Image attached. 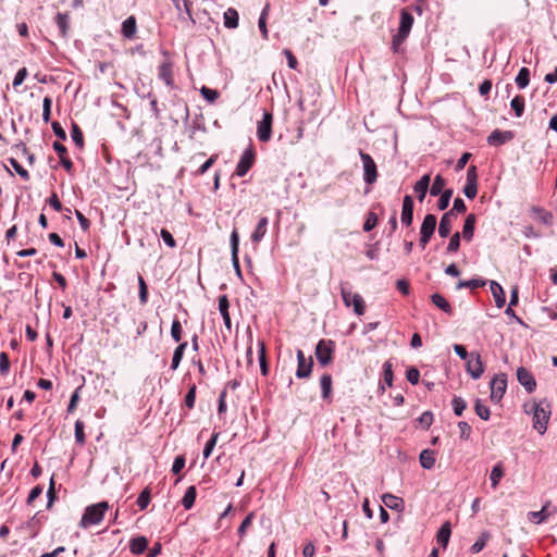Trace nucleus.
<instances>
[{
  "instance_id": "nucleus-1",
  "label": "nucleus",
  "mask_w": 557,
  "mask_h": 557,
  "mask_svg": "<svg viewBox=\"0 0 557 557\" xmlns=\"http://www.w3.org/2000/svg\"><path fill=\"white\" fill-rule=\"evenodd\" d=\"M109 505L107 502H101L91 506H88L85 509V512L79 521V527L87 529L91 525L99 524L106 511L108 510Z\"/></svg>"
},
{
  "instance_id": "nucleus-2",
  "label": "nucleus",
  "mask_w": 557,
  "mask_h": 557,
  "mask_svg": "<svg viewBox=\"0 0 557 557\" xmlns=\"http://www.w3.org/2000/svg\"><path fill=\"white\" fill-rule=\"evenodd\" d=\"M412 24H413V16L406 9H403L400 11V23H399L398 33L393 38V49L395 52L398 51L399 46L408 37V35L411 30Z\"/></svg>"
},
{
  "instance_id": "nucleus-3",
  "label": "nucleus",
  "mask_w": 557,
  "mask_h": 557,
  "mask_svg": "<svg viewBox=\"0 0 557 557\" xmlns=\"http://www.w3.org/2000/svg\"><path fill=\"white\" fill-rule=\"evenodd\" d=\"M335 343L332 339H320L315 346V357L322 367L329 366L334 359Z\"/></svg>"
},
{
  "instance_id": "nucleus-4",
  "label": "nucleus",
  "mask_w": 557,
  "mask_h": 557,
  "mask_svg": "<svg viewBox=\"0 0 557 557\" xmlns=\"http://www.w3.org/2000/svg\"><path fill=\"white\" fill-rule=\"evenodd\" d=\"M341 295L343 302L346 307H354V311L357 315H362L366 311V304L362 296L358 293H352L346 286H341Z\"/></svg>"
},
{
  "instance_id": "nucleus-5",
  "label": "nucleus",
  "mask_w": 557,
  "mask_h": 557,
  "mask_svg": "<svg viewBox=\"0 0 557 557\" xmlns=\"http://www.w3.org/2000/svg\"><path fill=\"white\" fill-rule=\"evenodd\" d=\"M549 416H550L549 405H546L544 407L543 403H540L535 406L534 414H533V428L540 434H544L546 432Z\"/></svg>"
},
{
  "instance_id": "nucleus-6",
  "label": "nucleus",
  "mask_w": 557,
  "mask_h": 557,
  "mask_svg": "<svg viewBox=\"0 0 557 557\" xmlns=\"http://www.w3.org/2000/svg\"><path fill=\"white\" fill-rule=\"evenodd\" d=\"M256 161V150L252 144L242 154L239 162L237 163L235 174L239 177L245 176L247 172L252 168Z\"/></svg>"
},
{
  "instance_id": "nucleus-7",
  "label": "nucleus",
  "mask_w": 557,
  "mask_h": 557,
  "mask_svg": "<svg viewBox=\"0 0 557 557\" xmlns=\"http://www.w3.org/2000/svg\"><path fill=\"white\" fill-rule=\"evenodd\" d=\"M359 154H360L362 165H363L364 182L369 185H372L377 180L376 164L369 153L360 150Z\"/></svg>"
},
{
  "instance_id": "nucleus-8",
  "label": "nucleus",
  "mask_w": 557,
  "mask_h": 557,
  "mask_svg": "<svg viewBox=\"0 0 557 557\" xmlns=\"http://www.w3.org/2000/svg\"><path fill=\"white\" fill-rule=\"evenodd\" d=\"M272 124H273V114L269 111L263 113V117L258 122L257 125V136L258 139L262 143H268L272 136Z\"/></svg>"
},
{
  "instance_id": "nucleus-9",
  "label": "nucleus",
  "mask_w": 557,
  "mask_h": 557,
  "mask_svg": "<svg viewBox=\"0 0 557 557\" xmlns=\"http://www.w3.org/2000/svg\"><path fill=\"white\" fill-rule=\"evenodd\" d=\"M507 388V376L504 373L496 374L491 381V399L498 403Z\"/></svg>"
},
{
  "instance_id": "nucleus-10",
  "label": "nucleus",
  "mask_w": 557,
  "mask_h": 557,
  "mask_svg": "<svg viewBox=\"0 0 557 557\" xmlns=\"http://www.w3.org/2000/svg\"><path fill=\"white\" fill-rule=\"evenodd\" d=\"M297 370H296V376L298 379H307L311 375L312 368H313V360L312 357H309L306 359L305 354L302 350H297Z\"/></svg>"
},
{
  "instance_id": "nucleus-11",
  "label": "nucleus",
  "mask_w": 557,
  "mask_h": 557,
  "mask_svg": "<svg viewBox=\"0 0 557 557\" xmlns=\"http://www.w3.org/2000/svg\"><path fill=\"white\" fill-rule=\"evenodd\" d=\"M467 371L474 380L483 374L484 364L479 352H470V357L467 359Z\"/></svg>"
},
{
  "instance_id": "nucleus-12",
  "label": "nucleus",
  "mask_w": 557,
  "mask_h": 557,
  "mask_svg": "<svg viewBox=\"0 0 557 557\" xmlns=\"http://www.w3.org/2000/svg\"><path fill=\"white\" fill-rule=\"evenodd\" d=\"M173 67L174 64L169 58H165L158 67V76L166 86H172L174 83Z\"/></svg>"
},
{
  "instance_id": "nucleus-13",
  "label": "nucleus",
  "mask_w": 557,
  "mask_h": 557,
  "mask_svg": "<svg viewBox=\"0 0 557 557\" xmlns=\"http://www.w3.org/2000/svg\"><path fill=\"white\" fill-rule=\"evenodd\" d=\"M513 139V133L511 131L494 129L487 137V144L490 146L498 147Z\"/></svg>"
},
{
  "instance_id": "nucleus-14",
  "label": "nucleus",
  "mask_w": 557,
  "mask_h": 557,
  "mask_svg": "<svg viewBox=\"0 0 557 557\" xmlns=\"http://www.w3.org/2000/svg\"><path fill=\"white\" fill-rule=\"evenodd\" d=\"M517 379L519 383L529 392H533L536 387V382L532 373L523 367L518 368Z\"/></svg>"
},
{
  "instance_id": "nucleus-15",
  "label": "nucleus",
  "mask_w": 557,
  "mask_h": 557,
  "mask_svg": "<svg viewBox=\"0 0 557 557\" xmlns=\"http://www.w3.org/2000/svg\"><path fill=\"white\" fill-rule=\"evenodd\" d=\"M413 220V200L411 196L406 195L403 200L400 221L404 225L410 226Z\"/></svg>"
},
{
  "instance_id": "nucleus-16",
  "label": "nucleus",
  "mask_w": 557,
  "mask_h": 557,
  "mask_svg": "<svg viewBox=\"0 0 557 557\" xmlns=\"http://www.w3.org/2000/svg\"><path fill=\"white\" fill-rule=\"evenodd\" d=\"M53 149L58 153V156L60 158V163L62 164V166L66 170V172L71 173L73 170V162L67 157L66 147L63 144H61L60 141H54Z\"/></svg>"
},
{
  "instance_id": "nucleus-17",
  "label": "nucleus",
  "mask_w": 557,
  "mask_h": 557,
  "mask_svg": "<svg viewBox=\"0 0 557 557\" xmlns=\"http://www.w3.org/2000/svg\"><path fill=\"white\" fill-rule=\"evenodd\" d=\"M456 218L454 210L444 213L438 225V234L441 237L446 238L451 231L453 220Z\"/></svg>"
},
{
  "instance_id": "nucleus-18",
  "label": "nucleus",
  "mask_w": 557,
  "mask_h": 557,
  "mask_svg": "<svg viewBox=\"0 0 557 557\" xmlns=\"http://www.w3.org/2000/svg\"><path fill=\"white\" fill-rule=\"evenodd\" d=\"M121 33L124 38L128 40H133L136 37L137 33V21L134 15L128 16L123 23H122V29Z\"/></svg>"
},
{
  "instance_id": "nucleus-19",
  "label": "nucleus",
  "mask_w": 557,
  "mask_h": 557,
  "mask_svg": "<svg viewBox=\"0 0 557 557\" xmlns=\"http://www.w3.org/2000/svg\"><path fill=\"white\" fill-rule=\"evenodd\" d=\"M228 308H230V300H228L227 296L226 295H221L219 297V310H220V313H221V315L223 318V321H224V324H225L226 329L228 331H231L232 322H231V317H230Z\"/></svg>"
},
{
  "instance_id": "nucleus-20",
  "label": "nucleus",
  "mask_w": 557,
  "mask_h": 557,
  "mask_svg": "<svg viewBox=\"0 0 557 557\" xmlns=\"http://www.w3.org/2000/svg\"><path fill=\"white\" fill-rule=\"evenodd\" d=\"M431 182L430 174H424L413 186L414 193L420 201H423Z\"/></svg>"
},
{
  "instance_id": "nucleus-21",
  "label": "nucleus",
  "mask_w": 557,
  "mask_h": 557,
  "mask_svg": "<svg viewBox=\"0 0 557 557\" xmlns=\"http://www.w3.org/2000/svg\"><path fill=\"white\" fill-rule=\"evenodd\" d=\"M476 218L473 213L467 215L462 230V237L466 242H471L474 234Z\"/></svg>"
},
{
  "instance_id": "nucleus-22",
  "label": "nucleus",
  "mask_w": 557,
  "mask_h": 557,
  "mask_svg": "<svg viewBox=\"0 0 557 557\" xmlns=\"http://www.w3.org/2000/svg\"><path fill=\"white\" fill-rule=\"evenodd\" d=\"M451 534V524L449 521H446L442 524L436 534V540L440 545L444 548L447 546Z\"/></svg>"
},
{
  "instance_id": "nucleus-23",
  "label": "nucleus",
  "mask_w": 557,
  "mask_h": 557,
  "mask_svg": "<svg viewBox=\"0 0 557 557\" xmlns=\"http://www.w3.org/2000/svg\"><path fill=\"white\" fill-rule=\"evenodd\" d=\"M490 287H491V292L493 294L496 307L503 308L506 302L505 292H504L503 287L495 281L491 282Z\"/></svg>"
},
{
  "instance_id": "nucleus-24",
  "label": "nucleus",
  "mask_w": 557,
  "mask_h": 557,
  "mask_svg": "<svg viewBox=\"0 0 557 557\" xmlns=\"http://www.w3.org/2000/svg\"><path fill=\"white\" fill-rule=\"evenodd\" d=\"M268 224L269 220L267 216L260 218L255 231L251 234V240L253 243H259L264 237Z\"/></svg>"
},
{
  "instance_id": "nucleus-25",
  "label": "nucleus",
  "mask_w": 557,
  "mask_h": 557,
  "mask_svg": "<svg viewBox=\"0 0 557 557\" xmlns=\"http://www.w3.org/2000/svg\"><path fill=\"white\" fill-rule=\"evenodd\" d=\"M148 547V540L145 536H137L131 540L129 549L135 555H141Z\"/></svg>"
},
{
  "instance_id": "nucleus-26",
  "label": "nucleus",
  "mask_w": 557,
  "mask_h": 557,
  "mask_svg": "<svg viewBox=\"0 0 557 557\" xmlns=\"http://www.w3.org/2000/svg\"><path fill=\"white\" fill-rule=\"evenodd\" d=\"M320 386L322 391V398L324 400H331L332 396V376L329 373H324L320 379Z\"/></svg>"
},
{
  "instance_id": "nucleus-27",
  "label": "nucleus",
  "mask_w": 557,
  "mask_h": 557,
  "mask_svg": "<svg viewBox=\"0 0 557 557\" xmlns=\"http://www.w3.org/2000/svg\"><path fill=\"white\" fill-rule=\"evenodd\" d=\"M382 500L386 507L394 510H401L404 507V500L393 494L386 493L382 496Z\"/></svg>"
},
{
  "instance_id": "nucleus-28",
  "label": "nucleus",
  "mask_w": 557,
  "mask_h": 557,
  "mask_svg": "<svg viewBox=\"0 0 557 557\" xmlns=\"http://www.w3.org/2000/svg\"><path fill=\"white\" fill-rule=\"evenodd\" d=\"M436 227V216L434 214H426L423 219L420 234L433 235Z\"/></svg>"
},
{
  "instance_id": "nucleus-29",
  "label": "nucleus",
  "mask_w": 557,
  "mask_h": 557,
  "mask_svg": "<svg viewBox=\"0 0 557 557\" xmlns=\"http://www.w3.org/2000/svg\"><path fill=\"white\" fill-rule=\"evenodd\" d=\"M420 463L424 469H432L435 465V451L431 449H424L420 454Z\"/></svg>"
},
{
  "instance_id": "nucleus-30",
  "label": "nucleus",
  "mask_w": 557,
  "mask_h": 557,
  "mask_svg": "<svg viewBox=\"0 0 557 557\" xmlns=\"http://www.w3.org/2000/svg\"><path fill=\"white\" fill-rule=\"evenodd\" d=\"M504 475H505L504 466L502 462H497L493 467L491 474H490L491 485L493 488L497 487V485L499 484V482Z\"/></svg>"
},
{
  "instance_id": "nucleus-31",
  "label": "nucleus",
  "mask_w": 557,
  "mask_h": 557,
  "mask_svg": "<svg viewBox=\"0 0 557 557\" xmlns=\"http://www.w3.org/2000/svg\"><path fill=\"white\" fill-rule=\"evenodd\" d=\"M258 348H259L260 370H261L262 375L267 376L269 373V366H268V360H267L265 344L263 341L258 342Z\"/></svg>"
},
{
  "instance_id": "nucleus-32",
  "label": "nucleus",
  "mask_w": 557,
  "mask_h": 557,
  "mask_svg": "<svg viewBox=\"0 0 557 557\" xmlns=\"http://www.w3.org/2000/svg\"><path fill=\"white\" fill-rule=\"evenodd\" d=\"M238 12L233 8H228L224 12V26L226 28H236L238 26Z\"/></svg>"
},
{
  "instance_id": "nucleus-33",
  "label": "nucleus",
  "mask_w": 557,
  "mask_h": 557,
  "mask_svg": "<svg viewBox=\"0 0 557 557\" xmlns=\"http://www.w3.org/2000/svg\"><path fill=\"white\" fill-rule=\"evenodd\" d=\"M187 347V342L180 343L178 346L175 348L172 362H171V369L176 370L183 359L185 349Z\"/></svg>"
},
{
  "instance_id": "nucleus-34",
  "label": "nucleus",
  "mask_w": 557,
  "mask_h": 557,
  "mask_svg": "<svg viewBox=\"0 0 557 557\" xmlns=\"http://www.w3.org/2000/svg\"><path fill=\"white\" fill-rule=\"evenodd\" d=\"M55 23L62 37H66L70 27V18L66 13H58L55 16Z\"/></svg>"
},
{
  "instance_id": "nucleus-35",
  "label": "nucleus",
  "mask_w": 557,
  "mask_h": 557,
  "mask_svg": "<svg viewBox=\"0 0 557 557\" xmlns=\"http://www.w3.org/2000/svg\"><path fill=\"white\" fill-rule=\"evenodd\" d=\"M431 299H432V302L437 308H440L442 311H444L448 314L453 313V309H451L449 302L441 294H433Z\"/></svg>"
},
{
  "instance_id": "nucleus-36",
  "label": "nucleus",
  "mask_w": 557,
  "mask_h": 557,
  "mask_svg": "<svg viewBox=\"0 0 557 557\" xmlns=\"http://www.w3.org/2000/svg\"><path fill=\"white\" fill-rule=\"evenodd\" d=\"M196 496H197L196 487L194 485L189 486L186 490L185 495L182 499L183 507L187 510L190 509L194 506Z\"/></svg>"
},
{
  "instance_id": "nucleus-37",
  "label": "nucleus",
  "mask_w": 557,
  "mask_h": 557,
  "mask_svg": "<svg viewBox=\"0 0 557 557\" xmlns=\"http://www.w3.org/2000/svg\"><path fill=\"white\" fill-rule=\"evenodd\" d=\"M530 83V71L528 67H521L516 77V84L520 89L525 88Z\"/></svg>"
},
{
  "instance_id": "nucleus-38",
  "label": "nucleus",
  "mask_w": 557,
  "mask_h": 557,
  "mask_svg": "<svg viewBox=\"0 0 557 557\" xmlns=\"http://www.w3.org/2000/svg\"><path fill=\"white\" fill-rule=\"evenodd\" d=\"M71 136L74 144L79 148H84V135L81 127L76 123H72Z\"/></svg>"
},
{
  "instance_id": "nucleus-39",
  "label": "nucleus",
  "mask_w": 557,
  "mask_h": 557,
  "mask_svg": "<svg viewBox=\"0 0 557 557\" xmlns=\"http://www.w3.org/2000/svg\"><path fill=\"white\" fill-rule=\"evenodd\" d=\"M377 222H379L377 214L373 211L368 212V214L366 216V221L362 225L363 232L372 231L377 225Z\"/></svg>"
},
{
  "instance_id": "nucleus-40",
  "label": "nucleus",
  "mask_w": 557,
  "mask_h": 557,
  "mask_svg": "<svg viewBox=\"0 0 557 557\" xmlns=\"http://www.w3.org/2000/svg\"><path fill=\"white\" fill-rule=\"evenodd\" d=\"M446 181L441 176L436 175L431 186L430 193L432 196H437L444 191Z\"/></svg>"
},
{
  "instance_id": "nucleus-41",
  "label": "nucleus",
  "mask_w": 557,
  "mask_h": 557,
  "mask_svg": "<svg viewBox=\"0 0 557 557\" xmlns=\"http://www.w3.org/2000/svg\"><path fill=\"white\" fill-rule=\"evenodd\" d=\"M393 379H394L393 364H392L391 361H385L384 364H383V380H384V383L388 387H392L393 386Z\"/></svg>"
},
{
  "instance_id": "nucleus-42",
  "label": "nucleus",
  "mask_w": 557,
  "mask_h": 557,
  "mask_svg": "<svg viewBox=\"0 0 557 557\" xmlns=\"http://www.w3.org/2000/svg\"><path fill=\"white\" fill-rule=\"evenodd\" d=\"M516 115L520 117L524 112V98L521 95L516 96L510 103Z\"/></svg>"
},
{
  "instance_id": "nucleus-43",
  "label": "nucleus",
  "mask_w": 557,
  "mask_h": 557,
  "mask_svg": "<svg viewBox=\"0 0 557 557\" xmlns=\"http://www.w3.org/2000/svg\"><path fill=\"white\" fill-rule=\"evenodd\" d=\"M84 429H85L84 422L82 420H77L75 422V441L77 444H79L82 446L86 442V435H85Z\"/></svg>"
},
{
  "instance_id": "nucleus-44",
  "label": "nucleus",
  "mask_w": 557,
  "mask_h": 557,
  "mask_svg": "<svg viewBox=\"0 0 557 557\" xmlns=\"http://www.w3.org/2000/svg\"><path fill=\"white\" fill-rule=\"evenodd\" d=\"M151 499V493L148 487L144 488L143 492L139 494L137 498V505L140 508V510H144L148 507Z\"/></svg>"
},
{
  "instance_id": "nucleus-45",
  "label": "nucleus",
  "mask_w": 557,
  "mask_h": 557,
  "mask_svg": "<svg viewBox=\"0 0 557 557\" xmlns=\"http://www.w3.org/2000/svg\"><path fill=\"white\" fill-rule=\"evenodd\" d=\"M532 212L535 214L536 219H539L542 223H544V224L552 223L553 216L545 209L533 207Z\"/></svg>"
},
{
  "instance_id": "nucleus-46",
  "label": "nucleus",
  "mask_w": 557,
  "mask_h": 557,
  "mask_svg": "<svg viewBox=\"0 0 557 557\" xmlns=\"http://www.w3.org/2000/svg\"><path fill=\"white\" fill-rule=\"evenodd\" d=\"M83 388V385L78 386L73 394L71 395L70 403L67 406V413H73L76 410L77 404L81 398V391Z\"/></svg>"
},
{
  "instance_id": "nucleus-47",
  "label": "nucleus",
  "mask_w": 557,
  "mask_h": 557,
  "mask_svg": "<svg viewBox=\"0 0 557 557\" xmlns=\"http://www.w3.org/2000/svg\"><path fill=\"white\" fill-rule=\"evenodd\" d=\"M485 286V281L483 280H478V278H472V280H469V281H460L457 285V288L460 289V288H463V287H468V288H471V289H476V288H480V287H483Z\"/></svg>"
},
{
  "instance_id": "nucleus-48",
  "label": "nucleus",
  "mask_w": 557,
  "mask_h": 557,
  "mask_svg": "<svg viewBox=\"0 0 557 557\" xmlns=\"http://www.w3.org/2000/svg\"><path fill=\"white\" fill-rule=\"evenodd\" d=\"M268 11H269V5H265L264 9L262 10V13L259 17V21H258V26H259V29L262 34V37L264 39L268 38V28H267V16H268Z\"/></svg>"
},
{
  "instance_id": "nucleus-49",
  "label": "nucleus",
  "mask_w": 557,
  "mask_h": 557,
  "mask_svg": "<svg viewBox=\"0 0 557 557\" xmlns=\"http://www.w3.org/2000/svg\"><path fill=\"white\" fill-rule=\"evenodd\" d=\"M451 406L454 409V413L460 417L465 409L467 408V403L463 398L455 396L451 400Z\"/></svg>"
},
{
  "instance_id": "nucleus-50",
  "label": "nucleus",
  "mask_w": 557,
  "mask_h": 557,
  "mask_svg": "<svg viewBox=\"0 0 557 557\" xmlns=\"http://www.w3.org/2000/svg\"><path fill=\"white\" fill-rule=\"evenodd\" d=\"M183 334V327L177 319H174L171 326V336L176 343H181Z\"/></svg>"
},
{
  "instance_id": "nucleus-51",
  "label": "nucleus",
  "mask_w": 557,
  "mask_h": 557,
  "mask_svg": "<svg viewBox=\"0 0 557 557\" xmlns=\"http://www.w3.org/2000/svg\"><path fill=\"white\" fill-rule=\"evenodd\" d=\"M440 195H441V197H440V199L437 201V208H438V210H445L448 207L449 201L451 199L453 189H445Z\"/></svg>"
},
{
  "instance_id": "nucleus-52",
  "label": "nucleus",
  "mask_w": 557,
  "mask_h": 557,
  "mask_svg": "<svg viewBox=\"0 0 557 557\" xmlns=\"http://www.w3.org/2000/svg\"><path fill=\"white\" fill-rule=\"evenodd\" d=\"M546 510H547V506H544L540 511L530 512L529 513L530 520L537 524L544 522L548 516Z\"/></svg>"
},
{
  "instance_id": "nucleus-53",
  "label": "nucleus",
  "mask_w": 557,
  "mask_h": 557,
  "mask_svg": "<svg viewBox=\"0 0 557 557\" xmlns=\"http://www.w3.org/2000/svg\"><path fill=\"white\" fill-rule=\"evenodd\" d=\"M196 391H197V386L196 384H191L189 386V389L187 392V394L185 395V406L188 408V409H193L194 406H195V400H196Z\"/></svg>"
},
{
  "instance_id": "nucleus-54",
  "label": "nucleus",
  "mask_w": 557,
  "mask_h": 557,
  "mask_svg": "<svg viewBox=\"0 0 557 557\" xmlns=\"http://www.w3.org/2000/svg\"><path fill=\"white\" fill-rule=\"evenodd\" d=\"M475 413L483 420L490 419V409L487 406L483 405L480 399H476L474 405Z\"/></svg>"
},
{
  "instance_id": "nucleus-55",
  "label": "nucleus",
  "mask_w": 557,
  "mask_h": 557,
  "mask_svg": "<svg viewBox=\"0 0 557 557\" xmlns=\"http://www.w3.org/2000/svg\"><path fill=\"white\" fill-rule=\"evenodd\" d=\"M202 97L208 100L210 103H213L219 97L220 94L215 89H211L209 87L202 86L200 89Z\"/></svg>"
},
{
  "instance_id": "nucleus-56",
  "label": "nucleus",
  "mask_w": 557,
  "mask_h": 557,
  "mask_svg": "<svg viewBox=\"0 0 557 557\" xmlns=\"http://www.w3.org/2000/svg\"><path fill=\"white\" fill-rule=\"evenodd\" d=\"M51 106L52 99L49 96L45 97L42 101V120L45 123H48L50 121Z\"/></svg>"
},
{
  "instance_id": "nucleus-57",
  "label": "nucleus",
  "mask_w": 557,
  "mask_h": 557,
  "mask_svg": "<svg viewBox=\"0 0 557 557\" xmlns=\"http://www.w3.org/2000/svg\"><path fill=\"white\" fill-rule=\"evenodd\" d=\"M218 437H219V433L218 432H214L212 435H211V438L206 443V446H205V449H203V457L207 459L210 457L215 444H216V441H218Z\"/></svg>"
},
{
  "instance_id": "nucleus-58",
  "label": "nucleus",
  "mask_w": 557,
  "mask_h": 557,
  "mask_svg": "<svg viewBox=\"0 0 557 557\" xmlns=\"http://www.w3.org/2000/svg\"><path fill=\"white\" fill-rule=\"evenodd\" d=\"M138 285H139V300L141 304H146L148 300V287L141 275L138 276Z\"/></svg>"
},
{
  "instance_id": "nucleus-59",
  "label": "nucleus",
  "mask_w": 557,
  "mask_h": 557,
  "mask_svg": "<svg viewBox=\"0 0 557 557\" xmlns=\"http://www.w3.org/2000/svg\"><path fill=\"white\" fill-rule=\"evenodd\" d=\"M10 164L12 165V168L15 170V172L24 180V181H28L29 180V173L18 163L17 160L11 158L10 159Z\"/></svg>"
},
{
  "instance_id": "nucleus-60",
  "label": "nucleus",
  "mask_w": 557,
  "mask_h": 557,
  "mask_svg": "<svg viewBox=\"0 0 557 557\" xmlns=\"http://www.w3.org/2000/svg\"><path fill=\"white\" fill-rule=\"evenodd\" d=\"M459 247H460V233L456 232L455 234L451 235V237L449 239V243L447 246V251L456 252V251H458Z\"/></svg>"
},
{
  "instance_id": "nucleus-61",
  "label": "nucleus",
  "mask_w": 557,
  "mask_h": 557,
  "mask_svg": "<svg viewBox=\"0 0 557 557\" xmlns=\"http://www.w3.org/2000/svg\"><path fill=\"white\" fill-rule=\"evenodd\" d=\"M10 359L7 352H0V373L7 375L10 371Z\"/></svg>"
},
{
  "instance_id": "nucleus-62",
  "label": "nucleus",
  "mask_w": 557,
  "mask_h": 557,
  "mask_svg": "<svg viewBox=\"0 0 557 557\" xmlns=\"http://www.w3.org/2000/svg\"><path fill=\"white\" fill-rule=\"evenodd\" d=\"M253 520V512H250L246 516V518L243 520L238 528V534L240 537H244L246 534V530L251 525Z\"/></svg>"
},
{
  "instance_id": "nucleus-63",
  "label": "nucleus",
  "mask_w": 557,
  "mask_h": 557,
  "mask_svg": "<svg viewBox=\"0 0 557 557\" xmlns=\"http://www.w3.org/2000/svg\"><path fill=\"white\" fill-rule=\"evenodd\" d=\"M406 377L411 384L416 385L419 383L420 372L417 368L410 367L406 371Z\"/></svg>"
},
{
  "instance_id": "nucleus-64",
  "label": "nucleus",
  "mask_w": 557,
  "mask_h": 557,
  "mask_svg": "<svg viewBox=\"0 0 557 557\" xmlns=\"http://www.w3.org/2000/svg\"><path fill=\"white\" fill-rule=\"evenodd\" d=\"M488 537V534H482L481 537L471 546V552L473 554L481 552L485 547Z\"/></svg>"
}]
</instances>
